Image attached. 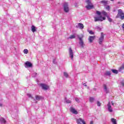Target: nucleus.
I'll use <instances>...</instances> for the list:
<instances>
[{
  "label": "nucleus",
  "instance_id": "f257e3e1",
  "mask_svg": "<svg viewBox=\"0 0 124 124\" xmlns=\"http://www.w3.org/2000/svg\"><path fill=\"white\" fill-rule=\"evenodd\" d=\"M116 18H120L121 20H124V13L123 12L122 9L118 10V14L116 16Z\"/></svg>",
  "mask_w": 124,
  "mask_h": 124
},
{
  "label": "nucleus",
  "instance_id": "f03ea898",
  "mask_svg": "<svg viewBox=\"0 0 124 124\" xmlns=\"http://www.w3.org/2000/svg\"><path fill=\"white\" fill-rule=\"evenodd\" d=\"M106 19L105 17H102L101 16L97 17H94V22H102V21H104Z\"/></svg>",
  "mask_w": 124,
  "mask_h": 124
},
{
  "label": "nucleus",
  "instance_id": "7ed1b4c3",
  "mask_svg": "<svg viewBox=\"0 0 124 124\" xmlns=\"http://www.w3.org/2000/svg\"><path fill=\"white\" fill-rule=\"evenodd\" d=\"M63 8L64 12L68 13L69 12V7L68 6V3L65 2L63 5Z\"/></svg>",
  "mask_w": 124,
  "mask_h": 124
},
{
  "label": "nucleus",
  "instance_id": "20e7f679",
  "mask_svg": "<svg viewBox=\"0 0 124 124\" xmlns=\"http://www.w3.org/2000/svg\"><path fill=\"white\" fill-rule=\"evenodd\" d=\"M78 37L79 40V46L81 48H84V47H85V44L84 43V41H83V39L82 38V37H79V36H78Z\"/></svg>",
  "mask_w": 124,
  "mask_h": 124
},
{
  "label": "nucleus",
  "instance_id": "39448f33",
  "mask_svg": "<svg viewBox=\"0 0 124 124\" xmlns=\"http://www.w3.org/2000/svg\"><path fill=\"white\" fill-rule=\"evenodd\" d=\"M99 44L101 45L102 44V42H103V40H104V34L103 32L101 33V36L99 39Z\"/></svg>",
  "mask_w": 124,
  "mask_h": 124
},
{
  "label": "nucleus",
  "instance_id": "423d86ee",
  "mask_svg": "<svg viewBox=\"0 0 124 124\" xmlns=\"http://www.w3.org/2000/svg\"><path fill=\"white\" fill-rule=\"evenodd\" d=\"M69 53L70 58H71V60H73V56H74V54L73 53V50H72V49L71 48V47L69 48Z\"/></svg>",
  "mask_w": 124,
  "mask_h": 124
},
{
  "label": "nucleus",
  "instance_id": "0eeeda50",
  "mask_svg": "<svg viewBox=\"0 0 124 124\" xmlns=\"http://www.w3.org/2000/svg\"><path fill=\"white\" fill-rule=\"evenodd\" d=\"M40 86L42 88L43 90H45V91L49 89V86L45 84L42 83L40 84Z\"/></svg>",
  "mask_w": 124,
  "mask_h": 124
},
{
  "label": "nucleus",
  "instance_id": "6e6552de",
  "mask_svg": "<svg viewBox=\"0 0 124 124\" xmlns=\"http://www.w3.org/2000/svg\"><path fill=\"white\" fill-rule=\"evenodd\" d=\"M25 67H26V68H28V67H31V66H32V64H31V62L29 61H27L25 62Z\"/></svg>",
  "mask_w": 124,
  "mask_h": 124
},
{
  "label": "nucleus",
  "instance_id": "1a4fd4ad",
  "mask_svg": "<svg viewBox=\"0 0 124 124\" xmlns=\"http://www.w3.org/2000/svg\"><path fill=\"white\" fill-rule=\"evenodd\" d=\"M77 123L78 124H86V123L83 119L79 118L77 120Z\"/></svg>",
  "mask_w": 124,
  "mask_h": 124
},
{
  "label": "nucleus",
  "instance_id": "9d476101",
  "mask_svg": "<svg viewBox=\"0 0 124 124\" xmlns=\"http://www.w3.org/2000/svg\"><path fill=\"white\" fill-rule=\"evenodd\" d=\"M107 106L108 111H109L110 113H112V112H113V109H112V107H111V103L110 102L108 103Z\"/></svg>",
  "mask_w": 124,
  "mask_h": 124
},
{
  "label": "nucleus",
  "instance_id": "9b49d317",
  "mask_svg": "<svg viewBox=\"0 0 124 124\" xmlns=\"http://www.w3.org/2000/svg\"><path fill=\"white\" fill-rule=\"evenodd\" d=\"M77 29H80V30H83L84 29V24L79 23L78 24V25L76 26Z\"/></svg>",
  "mask_w": 124,
  "mask_h": 124
},
{
  "label": "nucleus",
  "instance_id": "f8f14e48",
  "mask_svg": "<svg viewBox=\"0 0 124 124\" xmlns=\"http://www.w3.org/2000/svg\"><path fill=\"white\" fill-rule=\"evenodd\" d=\"M70 110L72 113H73V114H75V115H77V114H78V111H77L76 109L74 108H70Z\"/></svg>",
  "mask_w": 124,
  "mask_h": 124
},
{
  "label": "nucleus",
  "instance_id": "ddd939ff",
  "mask_svg": "<svg viewBox=\"0 0 124 124\" xmlns=\"http://www.w3.org/2000/svg\"><path fill=\"white\" fill-rule=\"evenodd\" d=\"M103 87H104V92H105L106 93H108L109 89L107 88V85H106V84H104Z\"/></svg>",
  "mask_w": 124,
  "mask_h": 124
},
{
  "label": "nucleus",
  "instance_id": "4468645a",
  "mask_svg": "<svg viewBox=\"0 0 124 124\" xmlns=\"http://www.w3.org/2000/svg\"><path fill=\"white\" fill-rule=\"evenodd\" d=\"M103 87H104V92H105L106 93H108L109 89L107 88V85H106V84H104Z\"/></svg>",
  "mask_w": 124,
  "mask_h": 124
},
{
  "label": "nucleus",
  "instance_id": "2eb2a0df",
  "mask_svg": "<svg viewBox=\"0 0 124 124\" xmlns=\"http://www.w3.org/2000/svg\"><path fill=\"white\" fill-rule=\"evenodd\" d=\"M94 38H95V36H90L89 37V41L90 43H92L93 40H94Z\"/></svg>",
  "mask_w": 124,
  "mask_h": 124
},
{
  "label": "nucleus",
  "instance_id": "dca6fc26",
  "mask_svg": "<svg viewBox=\"0 0 124 124\" xmlns=\"http://www.w3.org/2000/svg\"><path fill=\"white\" fill-rule=\"evenodd\" d=\"M93 7V4H88L87 6H86V8H87L88 10H89V9H92Z\"/></svg>",
  "mask_w": 124,
  "mask_h": 124
},
{
  "label": "nucleus",
  "instance_id": "f3484780",
  "mask_svg": "<svg viewBox=\"0 0 124 124\" xmlns=\"http://www.w3.org/2000/svg\"><path fill=\"white\" fill-rule=\"evenodd\" d=\"M0 122L1 124H5L6 121L3 118H0Z\"/></svg>",
  "mask_w": 124,
  "mask_h": 124
},
{
  "label": "nucleus",
  "instance_id": "a211bd4d",
  "mask_svg": "<svg viewBox=\"0 0 124 124\" xmlns=\"http://www.w3.org/2000/svg\"><path fill=\"white\" fill-rule=\"evenodd\" d=\"M41 98H42V97L41 96L36 95L35 99H34V101H35L36 100H40Z\"/></svg>",
  "mask_w": 124,
  "mask_h": 124
},
{
  "label": "nucleus",
  "instance_id": "6ab92c4d",
  "mask_svg": "<svg viewBox=\"0 0 124 124\" xmlns=\"http://www.w3.org/2000/svg\"><path fill=\"white\" fill-rule=\"evenodd\" d=\"M100 2H101V3H103V4L104 5H107L108 3V1L105 0H101V1H100Z\"/></svg>",
  "mask_w": 124,
  "mask_h": 124
},
{
  "label": "nucleus",
  "instance_id": "aec40b11",
  "mask_svg": "<svg viewBox=\"0 0 124 124\" xmlns=\"http://www.w3.org/2000/svg\"><path fill=\"white\" fill-rule=\"evenodd\" d=\"M31 29L32 32H35V31H36V28L34 26L32 25Z\"/></svg>",
  "mask_w": 124,
  "mask_h": 124
},
{
  "label": "nucleus",
  "instance_id": "412c9836",
  "mask_svg": "<svg viewBox=\"0 0 124 124\" xmlns=\"http://www.w3.org/2000/svg\"><path fill=\"white\" fill-rule=\"evenodd\" d=\"M111 71L112 73H114V74H118V73H119L118 71L115 69H111Z\"/></svg>",
  "mask_w": 124,
  "mask_h": 124
},
{
  "label": "nucleus",
  "instance_id": "4be33fe9",
  "mask_svg": "<svg viewBox=\"0 0 124 124\" xmlns=\"http://www.w3.org/2000/svg\"><path fill=\"white\" fill-rule=\"evenodd\" d=\"M105 75L106 76H110V75H111V72L108 71H106L105 73Z\"/></svg>",
  "mask_w": 124,
  "mask_h": 124
},
{
  "label": "nucleus",
  "instance_id": "5701e85b",
  "mask_svg": "<svg viewBox=\"0 0 124 124\" xmlns=\"http://www.w3.org/2000/svg\"><path fill=\"white\" fill-rule=\"evenodd\" d=\"M85 2H86L87 4H92V0H86Z\"/></svg>",
  "mask_w": 124,
  "mask_h": 124
},
{
  "label": "nucleus",
  "instance_id": "b1692460",
  "mask_svg": "<svg viewBox=\"0 0 124 124\" xmlns=\"http://www.w3.org/2000/svg\"><path fill=\"white\" fill-rule=\"evenodd\" d=\"M111 122L113 124H117V121L114 118L111 119Z\"/></svg>",
  "mask_w": 124,
  "mask_h": 124
},
{
  "label": "nucleus",
  "instance_id": "393cba45",
  "mask_svg": "<svg viewBox=\"0 0 124 124\" xmlns=\"http://www.w3.org/2000/svg\"><path fill=\"white\" fill-rule=\"evenodd\" d=\"M89 100L90 102H91V103H93V102L94 101V98L90 97Z\"/></svg>",
  "mask_w": 124,
  "mask_h": 124
},
{
  "label": "nucleus",
  "instance_id": "a878e982",
  "mask_svg": "<svg viewBox=\"0 0 124 124\" xmlns=\"http://www.w3.org/2000/svg\"><path fill=\"white\" fill-rule=\"evenodd\" d=\"M75 37H76V36L74 34L71 35L68 38H69L70 39H73V38H75Z\"/></svg>",
  "mask_w": 124,
  "mask_h": 124
},
{
  "label": "nucleus",
  "instance_id": "bb28decb",
  "mask_svg": "<svg viewBox=\"0 0 124 124\" xmlns=\"http://www.w3.org/2000/svg\"><path fill=\"white\" fill-rule=\"evenodd\" d=\"M64 76L66 77V78H68V74L65 72H64L63 73Z\"/></svg>",
  "mask_w": 124,
  "mask_h": 124
},
{
  "label": "nucleus",
  "instance_id": "cd10ccee",
  "mask_svg": "<svg viewBox=\"0 0 124 124\" xmlns=\"http://www.w3.org/2000/svg\"><path fill=\"white\" fill-rule=\"evenodd\" d=\"M96 29L98 31H101V28L99 27V26L96 27Z\"/></svg>",
  "mask_w": 124,
  "mask_h": 124
},
{
  "label": "nucleus",
  "instance_id": "c85d7f7f",
  "mask_svg": "<svg viewBox=\"0 0 124 124\" xmlns=\"http://www.w3.org/2000/svg\"><path fill=\"white\" fill-rule=\"evenodd\" d=\"M96 14H97V15H98L99 16H100V15H101V12H100V11H96Z\"/></svg>",
  "mask_w": 124,
  "mask_h": 124
},
{
  "label": "nucleus",
  "instance_id": "c756f323",
  "mask_svg": "<svg viewBox=\"0 0 124 124\" xmlns=\"http://www.w3.org/2000/svg\"><path fill=\"white\" fill-rule=\"evenodd\" d=\"M23 52L24 53V54H28V53H29V50L27 49H25L23 50Z\"/></svg>",
  "mask_w": 124,
  "mask_h": 124
},
{
  "label": "nucleus",
  "instance_id": "7c9ffc66",
  "mask_svg": "<svg viewBox=\"0 0 124 124\" xmlns=\"http://www.w3.org/2000/svg\"><path fill=\"white\" fill-rule=\"evenodd\" d=\"M102 14L104 15V16H107V13L105 11H103L102 12Z\"/></svg>",
  "mask_w": 124,
  "mask_h": 124
},
{
  "label": "nucleus",
  "instance_id": "2f4dec72",
  "mask_svg": "<svg viewBox=\"0 0 124 124\" xmlns=\"http://www.w3.org/2000/svg\"><path fill=\"white\" fill-rule=\"evenodd\" d=\"M108 21H109L110 23L113 22V19H112V18H110L109 17H108Z\"/></svg>",
  "mask_w": 124,
  "mask_h": 124
},
{
  "label": "nucleus",
  "instance_id": "473e14b6",
  "mask_svg": "<svg viewBox=\"0 0 124 124\" xmlns=\"http://www.w3.org/2000/svg\"><path fill=\"white\" fill-rule=\"evenodd\" d=\"M88 32H89L90 34H92V35L94 34V32L93 31H89Z\"/></svg>",
  "mask_w": 124,
  "mask_h": 124
},
{
  "label": "nucleus",
  "instance_id": "72a5a7b5",
  "mask_svg": "<svg viewBox=\"0 0 124 124\" xmlns=\"http://www.w3.org/2000/svg\"><path fill=\"white\" fill-rule=\"evenodd\" d=\"M123 69H124V68L123 67V65H122V66L119 68V71H122Z\"/></svg>",
  "mask_w": 124,
  "mask_h": 124
},
{
  "label": "nucleus",
  "instance_id": "f704fd0d",
  "mask_svg": "<svg viewBox=\"0 0 124 124\" xmlns=\"http://www.w3.org/2000/svg\"><path fill=\"white\" fill-rule=\"evenodd\" d=\"M66 103H71V101L70 100H65Z\"/></svg>",
  "mask_w": 124,
  "mask_h": 124
},
{
  "label": "nucleus",
  "instance_id": "c9c22d12",
  "mask_svg": "<svg viewBox=\"0 0 124 124\" xmlns=\"http://www.w3.org/2000/svg\"><path fill=\"white\" fill-rule=\"evenodd\" d=\"M97 106H101V103H100V102H99V101H97Z\"/></svg>",
  "mask_w": 124,
  "mask_h": 124
},
{
  "label": "nucleus",
  "instance_id": "e433bc0d",
  "mask_svg": "<svg viewBox=\"0 0 124 124\" xmlns=\"http://www.w3.org/2000/svg\"><path fill=\"white\" fill-rule=\"evenodd\" d=\"M106 9H107V10H110V6H107L106 7Z\"/></svg>",
  "mask_w": 124,
  "mask_h": 124
},
{
  "label": "nucleus",
  "instance_id": "4c0bfd02",
  "mask_svg": "<svg viewBox=\"0 0 124 124\" xmlns=\"http://www.w3.org/2000/svg\"><path fill=\"white\" fill-rule=\"evenodd\" d=\"M53 63H54V64H56V63H57V62H56V59H53Z\"/></svg>",
  "mask_w": 124,
  "mask_h": 124
},
{
  "label": "nucleus",
  "instance_id": "58836bf2",
  "mask_svg": "<svg viewBox=\"0 0 124 124\" xmlns=\"http://www.w3.org/2000/svg\"><path fill=\"white\" fill-rule=\"evenodd\" d=\"M121 84L122 86H123V87H124V81H122L121 82Z\"/></svg>",
  "mask_w": 124,
  "mask_h": 124
},
{
  "label": "nucleus",
  "instance_id": "ea45409f",
  "mask_svg": "<svg viewBox=\"0 0 124 124\" xmlns=\"http://www.w3.org/2000/svg\"><path fill=\"white\" fill-rule=\"evenodd\" d=\"M27 95L29 97H31V98H32V97H31V94H28Z\"/></svg>",
  "mask_w": 124,
  "mask_h": 124
},
{
  "label": "nucleus",
  "instance_id": "a19ab883",
  "mask_svg": "<svg viewBox=\"0 0 124 124\" xmlns=\"http://www.w3.org/2000/svg\"><path fill=\"white\" fill-rule=\"evenodd\" d=\"M76 101H77V102H79V99L76 98Z\"/></svg>",
  "mask_w": 124,
  "mask_h": 124
},
{
  "label": "nucleus",
  "instance_id": "79ce46f5",
  "mask_svg": "<svg viewBox=\"0 0 124 124\" xmlns=\"http://www.w3.org/2000/svg\"><path fill=\"white\" fill-rule=\"evenodd\" d=\"M84 86H85V87H87V85L86 84V83L83 84Z\"/></svg>",
  "mask_w": 124,
  "mask_h": 124
},
{
  "label": "nucleus",
  "instance_id": "37998d69",
  "mask_svg": "<svg viewBox=\"0 0 124 124\" xmlns=\"http://www.w3.org/2000/svg\"><path fill=\"white\" fill-rule=\"evenodd\" d=\"M1 106H2V104H0V107H1Z\"/></svg>",
  "mask_w": 124,
  "mask_h": 124
},
{
  "label": "nucleus",
  "instance_id": "c03bdc74",
  "mask_svg": "<svg viewBox=\"0 0 124 124\" xmlns=\"http://www.w3.org/2000/svg\"><path fill=\"white\" fill-rule=\"evenodd\" d=\"M90 124H93V122H91L90 123Z\"/></svg>",
  "mask_w": 124,
  "mask_h": 124
},
{
  "label": "nucleus",
  "instance_id": "a18cd8bd",
  "mask_svg": "<svg viewBox=\"0 0 124 124\" xmlns=\"http://www.w3.org/2000/svg\"><path fill=\"white\" fill-rule=\"evenodd\" d=\"M123 67L124 68V65H123Z\"/></svg>",
  "mask_w": 124,
  "mask_h": 124
},
{
  "label": "nucleus",
  "instance_id": "49530a36",
  "mask_svg": "<svg viewBox=\"0 0 124 124\" xmlns=\"http://www.w3.org/2000/svg\"><path fill=\"white\" fill-rule=\"evenodd\" d=\"M112 105H114V103H112Z\"/></svg>",
  "mask_w": 124,
  "mask_h": 124
},
{
  "label": "nucleus",
  "instance_id": "de8ad7c7",
  "mask_svg": "<svg viewBox=\"0 0 124 124\" xmlns=\"http://www.w3.org/2000/svg\"><path fill=\"white\" fill-rule=\"evenodd\" d=\"M36 74H37L35 73V75H36Z\"/></svg>",
  "mask_w": 124,
  "mask_h": 124
},
{
  "label": "nucleus",
  "instance_id": "09e8293b",
  "mask_svg": "<svg viewBox=\"0 0 124 124\" xmlns=\"http://www.w3.org/2000/svg\"><path fill=\"white\" fill-rule=\"evenodd\" d=\"M111 0L113 1V0Z\"/></svg>",
  "mask_w": 124,
  "mask_h": 124
}]
</instances>
